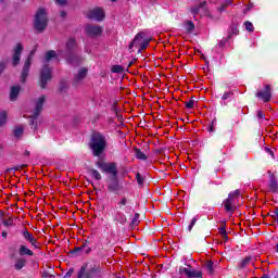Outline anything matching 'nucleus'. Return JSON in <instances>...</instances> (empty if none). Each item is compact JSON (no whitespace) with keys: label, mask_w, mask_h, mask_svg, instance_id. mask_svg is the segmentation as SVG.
Returning <instances> with one entry per match:
<instances>
[{"label":"nucleus","mask_w":278,"mask_h":278,"mask_svg":"<svg viewBox=\"0 0 278 278\" xmlns=\"http://www.w3.org/2000/svg\"><path fill=\"white\" fill-rule=\"evenodd\" d=\"M85 253H86V255H90V253H92V248H87V249H85Z\"/></svg>","instance_id":"nucleus-55"},{"label":"nucleus","mask_w":278,"mask_h":278,"mask_svg":"<svg viewBox=\"0 0 278 278\" xmlns=\"http://www.w3.org/2000/svg\"><path fill=\"white\" fill-rule=\"evenodd\" d=\"M126 212H129V208H128V207H126Z\"/></svg>","instance_id":"nucleus-62"},{"label":"nucleus","mask_w":278,"mask_h":278,"mask_svg":"<svg viewBox=\"0 0 278 278\" xmlns=\"http://www.w3.org/2000/svg\"><path fill=\"white\" fill-rule=\"evenodd\" d=\"M270 214L274 223L278 225V207L274 208V211H271Z\"/></svg>","instance_id":"nucleus-36"},{"label":"nucleus","mask_w":278,"mask_h":278,"mask_svg":"<svg viewBox=\"0 0 278 278\" xmlns=\"http://www.w3.org/2000/svg\"><path fill=\"white\" fill-rule=\"evenodd\" d=\"M53 58H58V53L53 50H50L46 53L45 60H46V62H51V60H53Z\"/></svg>","instance_id":"nucleus-27"},{"label":"nucleus","mask_w":278,"mask_h":278,"mask_svg":"<svg viewBox=\"0 0 278 278\" xmlns=\"http://www.w3.org/2000/svg\"><path fill=\"white\" fill-rule=\"evenodd\" d=\"M73 273H75V269L71 268V269L64 275V278H71V277H73Z\"/></svg>","instance_id":"nucleus-52"},{"label":"nucleus","mask_w":278,"mask_h":278,"mask_svg":"<svg viewBox=\"0 0 278 278\" xmlns=\"http://www.w3.org/2000/svg\"><path fill=\"white\" fill-rule=\"evenodd\" d=\"M219 233L225 238V240H227V230L225 227L219 228Z\"/></svg>","instance_id":"nucleus-50"},{"label":"nucleus","mask_w":278,"mask_h":278,"mask_svg":"<svg viewBox=\"0 0 278 278\" xmlns=\"http://www.w3.org/2000/svg\"><path fill=\"white\" fill-rule=\"evenodd\" d=\"M140 223V214L136 213L130 220V227H138Z\"/></svg>","instance_id":"nucleus-30"},{"label":"nucleus","mask_w":278,"mask_h":278,"mask_svg":"<svg viewBox=\"0 0 278 278\" xmlns=\"http://www.w3.org/2000/svg\"><path fill=\"white\" fill-rule=\"evenodd\" d=\"M216 119H213L212 122H211V124L208 125V127H207V131H210V134H212L213 131H215L216 130Z\"/></svg>","instance_id":"nucleus-38"},{"label":"nucleus","mask_w":278,"mask_h":278,"mask_svg":"<svg viewBox=\"0 0 278 278\" xmlns=\"http://www.w3.org/2000/svg\"><path fill=\"white\" fill-rule=\"evenodd\" d=\"M23 53V45L17 43L13 50V55H12V64L13 66H18L21 63V55Z\"/></svg>","instance_id":"nucleus-16"},{"label":"nucleus","mask_w":278,"mask_h":278,"mask_svg":"<svg viewBox=\"0 0 278 278\" xmlns=\"http://www.w3.org/2000/svg\"><path fill=\"white\" fill-rule=\"evenodd\" d=\"M231 97H233V91H226L222 97V101H229Z\"/></svg>","instance_id":"nucleus-34"},{"label":"nucleus","mask_w":278,"mask_h":278,"mask_svg":"<svg viewBox=\"0 0 278 278\" xmlns=\"http://www.w3.org/2000/svg\"><path fill=\"white\" fill-rule=\"evenodd\" d=\"M251 260H253L252 256H247L243 261H241L240 268H247V266L251 264Z\"/></svg>","instance_id":"nucleus-32"},{"label":"nucleus","mask_w":278,"mask_h":278,"mask_svg":"<svg viewBox=\"0 0 278 278\" xmlns=\"http://www.w3.org/2000/svg\"><path fill=\"white\" fill-rule=\"evenodd\" d=\"M108 190L110 192H119L121 191V182L118 181V176H113L109 180Z\"/></svg>","instance_id":"nucleus-18"},{"label":"nucleus","mask_w":278,"mask_h":278,"mask_svg":"<svg viewBox=\"0 0 278 278\" xmlns=\"http://www.w3.org/2000/svg\"><path fill=\"white\" fill-rule=\"evenodd\" d=\"M91 276L94 275V273H101V268L94 266L88 271Z\"/></svg>","instance_id":"nucleus-47"},{"label":"nucleus","mask_w":278,"mask_h":278,"mask_svg":"<svg viewBox=\"0 0 278 278\" xmlns=\"http://www.w3.org/2000/svg\"><path fill=\"white\" fill-rule=\"evenodd\" d=\"M268 190L274 194L278 192V180L277 177H275V175L269 176Z\"/></svg>","instance_id":"nucleus-21"},{"label":"nucleus","mask_w":278,"mask_h":278,"mask_svg":"<svg viewBox=\"0 0 278 278\" xmlns=\"http://www.w3.org/2000/svg\"><path fill=\"white\" fill-rule=\"evenodd\" d=\"M47 11L45 9H39L35 15V29L36 31L42 33L47 29Z\"/></svg>","instance_id":"nucleus-4"},{"label":"nucleus","mask_w":278,"mask_h":278,"mask_svg":"<svg viewBox=\"0 0 278 278\" xmlns=\"http://www.w3.org/2000/svg\"><path fill=\"white\" fill-rule=\"evenodd\" d=\"M239 198H240V189L231 191L228 194V198L224 201V207L228 214H233V212H236L238 207L236 205V201H238Z\"/></svg>","instance_id":"nucleus-3"},{"label":"nucleus","mask_w":278,"mask_h":278,"mask_svg":"<svg viewBox=\"0 0 278 278\" xmlns=\"http://www.w3.org/2000/svg\"><path fill=\"white\" fill-rule=\"evenodd\" d=\"M89 175H91V177H93V179H96L97 181H101L102 179L101 173H99V170L97 169H89Z\"/></svg>","instance_id":"nucleus-29"},{"label":"nucleus","mask_w":278,"mask_h":278,"mask_svg":"<svg viewBox=\"0 0 278 278\" xmlns=\"http://www.w3.org/2000/svg\"><path fill=\"white\" fill-rule=\"evenodd\" d=\"M10 258L14 260L13 268L15 270H23V268H25V266H27V258H25V256L16 257V254L12 253V254H10Z\"/></svg>","instance_id":"nucleus-14"},{"label":"nucleus","mask_w":278,"mask_h":278,"mask_svg":"<svg viewBox=\"0 0 278 278\" xmlns=\"http://www.w3.org/2000/svg\"><path fill=\"white\" fill-rule=\"evenodd\" d=\"M197 220H199V217H198V216H195V217H193V218L191 219V223H190L189 226H188V230H189V231H192V227H194V225H197Z\"/></svg>","instance_id":"nucleus-41"},{"label":"nucleus","mask_w":278,"mask_h":278,"mask_svg":"<svg viewBox=\"0 0 278 278\" xmlns=\"http://www.w3.org/2000/svg\"><path fill=\"white\" fill-rule=\"evenodd\" d=\"M256 117L258 118L260 123H262V121H266V115L264 114V111H257Z\"/></svg>","instance_id":"nucleus-39"},{"label":"nucleus","mask_w":278,"mask_h":278,"mask_svg":"<svg viewBox=\"0 0 278 278\" xmlns=\"http://www.w3.org/2000/svg\"><path fill=\"white\" fill-rule=\"evenodd\" d=\"M185 106L187 108V110H192L194 108V100H189L185 103Z\"/></svg>","instance_id":"nucleus-44"},{"label":"nucleus","mask_w":278,"mask_h":278,"mask_svg":"<svg viewBox=\"0 0 278 278\" xmlns=\"http://www.w3.org/2000/svg\"><path fill=\"white\" fill-rule=\"evenodd\" d=\"M135 155H136L137 160H142V161L147 160V154H144V152H142L138 148L135 149Z\"/></svg>","instance_id":"nucleus-28"},{"label":"nucleus","mask_w":278,"mask_h":278,"mask_svg":"<svg viewBox=\"0 0 278 278\" xmlns=\"http://www.w3.org/2000/svg\"><path fill=\"white\" fill-rule=\"evenodd\" d=\"M105 147H108V140L105 136L101 135L100 132H96L91 137L90 149L94 157H99L104 151Z\"/></svg>","instance_id":"nucleus-2"},{"label":"nucleus","mask_w":278,"mask_h":278,"mask_svg":"<svg viewBox=\"0 0 278 278\" xmlns=\"http://www.w3.org/2000/svg\"><path fill=\"white\" fill-rule=\"evenodd\" d=\"M51 67L49 65H45L40 72V88H42V90L47 88V84L51 81Z\"/></svg>","instance_id":"nucleus-10"},{"label":"nucleus","mask_w":278,"mask_h":278,"mask_svg":"<svg viewBox=\"0 0 278 278\" xmlns=\"http://www.w3.org/2000/svg\"><path fill=\"white\" fill-rule=\"evenodd\" d=\"M111 71L112 73H124L125 68L121 65H113Z\"/></svg>","instance_id":"nucleus-33"},{"label":"nucleus","mask_w":278,"mask_h":278,"mask_svg":"<svg viewBox=\"0 0 278 278\" xmlns=\"http://www.w3.org/2000/svg\"><path fill=\"white\" fill-rule=\"evenodd\" d=\"M7 66H8V62L2 61L0 63V75H1V73H3L5 71Z\"/></svg>","instance_id":"nucleus-46"},{"label":"nucleus","mask_w":278,"mask_h":278,"mask_svg":"<svg viewBox=\"0 0 278 278\" xmlns=\"http://www.w3.org/2000/svg\"><path fill=\"white\" fill-rule=\"evenodd\" d=\"M26 155H29V152H26Z\"/></svg>","instance_id":"nucleus-63"},{"label":"nucleus","mask_w":278,"mask_h":278,"mask_svg":"<svg viewBox=\"0 0 278 278\" xmlns=\"http://www.w3.org/2000/svg\"><path fill=\"white\" fill-rule=\"evenodd\" d=\"M23 131H24L23 126H16L13 131V136L15 138H21V136H23Z\"/></svg>","instance_id":"nucleus-31"},{"label":"nucleus","mask_w":278,"mask_h":278,"mask_svg":"<svg viewBox=\"0 0 278 278\" xmlns=\"http://www.w3.org/2000/svg\"><path fill=\"white\" fill-rule=\"evenodd\" d=\"M88 244H90V241L85 240L84 243H83V245L76 247V248L72 251V253H79V254L81 255V251H84V249L88 248Z\"/></svg>","instance_id":"nucleus-24"},{"label":"nucleus","mask_w":278,"mask_h":278,"mask_svg":"<svg viewBox=\"0 0 278 278\" xmlns=\"http://www.w3.org/2000/svg\"><path fill=\"white\" fill-rule=\"evenodd\" d=\"M87 16L91 21H97L98 23H101V21L105 18V12L101 8H96V9L89 10Z\"/></svg>","instance_id":"nucleus-13"},{"label":"nucleus","mask_w":278,"mask_h":278,"mask_svg":"<svg viewBox=\"0 0 278 278\" xmlns=\"http://www.w3.org/2000/svg\"><path fill=\"white\" fill-rule=\"evenodd\" d=\"M193 16H208L212 17L210 14V9H207V1L195 0V5H193L190 10Z\"/></svg>","instance_id":"nucleus-6"},{"label":"nucleus","mask_w":278,"mask_h":278,"mask_svg":"<svg viewBox=\"0 0 278 278\" xmlns=\"http://www.w3.org/2000/svg\"><path fill=\"white\" fill-rule=\"evenodd\" d=\"M23 166H25V165H22V166H20V167L23 168ZM20 167L17 166V167H15L13 170H21Z\"/></svg>","instance_id":"nucleus-58"},{"label":"nucleus","mask_w":278,"mask_h":278,"mask_svg":"<svg viewBox=\"0 0 278 278\" xmlns=\"http://www.w3.org/2000/svg\"><path fill=\"white\" fill-rule=\"evenodd\" d=\"M113 3H116L117 0H111Z\"/></svg>","instance_id":"nucleus-60"},{"label":"nucleus","mask_w":278,"mask_h":278,"mask_svg":"<svg viewBox=\"0 0 278 278\" xmlns=\"http://www.w3.org/2000/svg\"><path fill=\"white\" fill-rule=\"evenodd\" d=\"M261 278H269V276H268V274H265Z\"/></svg>","instance_id":"nucleus-59"},{"label":"nucleus","mask_w":278,"mask_h":278,"mask_svg":"<svg viewBox=\"0 0 278 278\" xmlns=\"http://www.w3.org/2000/svg\"><path fill=\"white\" fill-rule=\"evenodd\" d=\"M244 27H245L247 31H250V33L254 31V29H255V27H253V23H251L249 21L244 22Z\"/></svg>","instance_id":"nucleus-37"},{"label":"nucleus","mask_w":278,"mask_h":278,"mask_svg":"<svg viewBox=\"0 0 278 278\" xmlns=\"http://www.w3.org/2000/svg\"><path fill=\"white\" fill-rule=\"evenodd\" d=\"M21 236L26 242L30 244L33 249H40V243L38 242V239H36V237H34V233L29 232L27 228L21 230Z\"/></svg>","instance_id":"nucleus-11"},{"label":"nucleus","mask_w":278,"mask_h":278,"mask_svg":"<svg viewBox=\"0 0 278 278\" xmlns=\"http://www.w3.org/2000/svg\"><path fill=\"white\" fill-rule=\"evenodd\" d=\"M86 33L90 38H97L103 34V28L99 25L89 24L86 26Z\"/></svg>","instance_id":"nucleus-15"},{"label":"nucleus","mask_w":278,"mask_h":278,"mask_svg":"<svg viewBox=\"0 0 278 278\" xmlns=\"http://www.w3.org/2000/svg\"><path fill=\"white\" fill-rule=\"evenodd\" d=\"M2 238H4V239L8 238V231H2Z\"/></svg>","instance_id":"nucleus-56"},{"label":"nucleus","mask_w":278,"mask_h":278,"mask_svg":"<svg viewBox=\"0 0 278 278\" xmlns=\"http://www.w3.org/2000/svg\"><path fill=\"white\" fill-rule=\"evenodd\" d=\"M265 151L266 153H268V155H270L275 160V152H273L270 148H265Z\"/></svg>","instance_id":"nucleus-53"},{"label":"nucleus","mask_w":278,"mask_h":278,"mask_svg":"<svg viewBox=\"0 0 278 278\" xmlns=\"http://www.w3.org/2000/svg\"><path fill=\"white\" fill-rule=\"evenodd\" d=\"M59 5H66V0H56Z\"/></svg>","instance_id":"nucleus-54"},{"label":"nucleus","mask_w":278,"mask_h":278,"mask_svg":"<svg viewBox=\"0 0 278 278\" xmlns=\"http://www.w3.org/2000/svg\"><path fill=\"white\" fill-rule=\"evenodd\" d=\"M229 4H231V1H228L225 4H222V7L218 8V12L219 13L225 12V8H227Z\"/></svg>","instance_id":"nucleus-49"},{"label":"nucleus","mask_w":278,"mask_h":278,"mask_svg":"<svg viewBox=\"0 0 278 278\" xmlns=\"http://www.w3.org/2000/svg\"><path fill=\"white\" fill-rule=\"evenodd\" d=\"M119 210L123 207V205H127V197H123L121 201L118 202Z\"/></svg>","instance_id":"nucleus-48"},{"label":"nucleus","mask_w":278,"mask_h":278,"mask_svg":"<svg viewBox=\"0 0 278 278\" xmlns=\"http://www.w3.org/2000/svg\"><path fill=\"white\" fill-rule=\"evenodd\" d=\"M136 180L139 184V186H142V184H144V178H142L140 174L136 175Z\"/></svg>","instance_id":"nucleus-45"},{"label":"nucleus","mask_w":278,"mask_h":278,"mask_svg":"<svg viewBox=\"0 0 278 278\" xmlns=\"http://www.w3.org/2000/svg\"><path fill=\"white\" fill-rule=\"evenodd\" d=\"M180 273H184L189 278H203V274L201 273V270L197 269L190 270L186 267H181Z\"/></svg>","instance_id":"nucleus-20"},{"label":"nucleus","mask_w":278,"mask_h":278,"mask_svg":"<svg viewBox=\"0 0 278 278\" xmlns=\"http://www.w3.org/2000/svg\"><path fill=\"white\" fill-rule=\"evenodd\" d=\"M88 77V68L83 67L78 71V73L74 76L72 86L74 88H78V86H81L84 84V80Z\"/></svg>","instance_id":"nucleus-12"},{"label":"nucleus","mask_w":278,"mask_h":278,"mask_svg":"<svg viewBox=\"0 0 278 278\" xmlns=\"http://www.w3.org/2000/svg\"><path fill=\"white\" fill-rule=\"evenodd\" d=\"M142 38H144V34H142V33L137 34L135 39L130 42L129 49H134V47H138L139 53L141 51H144V49H147V47H149V42H151V40H149V39L142 40Z\"/></svg>","instance_id":"nucleus-8"},{"label":"nucleus","mask_w":278,"mask_h":278,"mask_svg":"<svg viewBox=\"0 0 278 278\" xmlns=\"http://www.w3.org/2000/svg\"><path fill=\"white\" fill-rule=\"evenodd\" d=\"M114 220H116V223H119V225H125L127 223V216H125V213L117 211L114 216Z\"/></svg>","instance_id":"nucleus-22"},{"label":"nucleus","mask_w":278,"mask_h":278,"mask_svg":"<svg viewBox=\"0 0 278 278\" xmlns=\"http://www.w3.org/2000/svg\"><path fill=\"white\" fill-rule=\"evenodd\" d=\"M61 55H63L67 64H71L72 66H77L78 64H81V61L84 60L77 53V39L73 37L67 39L65 43V51L61 52Z\"/></svg>","instance_id":"nucleus-1"},{"label":"nucleus","mask_w":278,"mask_h":278,"mask_svg":"<svg viewBox=\"0 0 278 278\" xmlns=\"http://www.w3.org/2000/svg\"><path fill=\"white\" fill-rule=\"evenodd\" d=\"M2 225H4V227H12L14 225V220L12 218L3 219Z\"/></svg>","instance_id":"nucleus-40"},{"label":"nucleus","mask_w":278,"mask_h":278,"mask_svg":"<svg viewBox=\"0 0 278 278\" xmlns=\"http://www.w3.org/2000/svg\"><path fill=\"white\" fill-rule=\"evenodd\" d=\"M222 105H227V103H225V102H222Z\"/></svg>","instance_id":"nucleus-61"},{"label":"nucleus","mask_w":278,"mask_h":278,"mask_svg":"<svg viewBox=\"0 0 278 278\" xmlns=\"http://www.w3.org/2000/svg\"><path fill=\"white\" fill-rule=\"evenodd\" d=\"M97 166L106 175H112V177H118V167L116 166V163H105L103 161H99L97 162Z\"/></svg>","instance_id":"nucleus-7"},{"label":"nucleus","mask_w":278,"mask_h":278,"mask_svg":"<svg viewBox=\"0 0 278 278\" xmlns=\"http://www.w3.org/2000/svg\"><path fill=\"white\" fill-rule=\"evenodd\" d=\"M61 16L64 18L66 16V11H61Z\"/></svg>","instance_id":"nucleus-57"},{"label":"nucleus","mask_w":278,"mask_h":278,"mask_svg":"<svg viewBox=\"0 0 278 278\" xmlns=\"http://www.w3.org/2000/svg\"><path fill=\"white\" fill-rule=\"evenodd\" d=\"M68 88V83L66 80H62L60 85L61 92H64Z\"/></svg>","instance_id":"nucleus-43"},{"label":"nucleus","mask_w":278,"mask_h":278,"mask_svg":"<svg viewBox=\"0 0 278 278\" xmlns=\"http://www.w3.org/2000/svg\"><path fill=\"white\" fill-rule=\"evenodd\" d=\"M256 97L258 99H262L265 103H268L270 101L273 94L270 93V85H265V88L263 91L256 92Z\"/></svg>","instance_id":"nucleus-17"},{"label":"nucleus","mask_w":278,"mask_h":278,"mask_svg":"<svg viewBox=\"0 0 278 278\" xmlns=\"http://www.w3.org/2000/svg\"><path fill=\"white\" fill-rule=\"evenodd\" d=\"M92 277L89 271H86V266H83L78 271L77 278H90Z\"/></svg>","instance_id":"nucleus-26"},{"label":"nucleus","mask_w":278,"mask_h":278,"mask_svg":"<svg viewBox=\"0 0 278 278\" xmlns=\"http://www.w3.org/2000/svg\"><path fill=\"white\" fill-rule=\"evenodd\" d=\"M231 34H233L235 36H238V34H239L238 25H232L231 26Z\"/></svg>","instance_id":"nucleus-51"},{"label":"nucleus","mask_w":278,"mask_h":278,"mask_svg":"<svg viewBox=\"0 0 278 278\" xmlns=\"http://www.w3.org/2000/svg\"><path fill=\"white\" fill-rule=\"evenodd\" d=\"M8 123V111H0V127Z\"/></svg>","instance_id":"nucleus-25"},{"label":"nucleus","mask_w":278,"mask_h":278,"mask_svg":"<svg viewBox=\"0 0 278 278\" xmlns=\"http://www.w3.org/2000/svg\"><path fill=\"white\" fill-rule=\"evenodd\" d=\"M45 101H47L46 96H41L35 104V112L33 114V118L30 119L31 129L34 131H38V116L40 112H42V106L45 105Z\"/></svg>","instance_id":"nucleus-5"},{"label":"nucleus","mask_w":278,"mask_h":278,"mask_svg":"<svg viewBox=\"0 0 278 278\" xmlns=\"http://www.w3.org/2000/svg\"><path fill=\"white\" fill-rule=\"evenodd\" d=\"M17 253L20 257H34V251L25 244H20Z\"/></svg>","instance_id":"nucleus-19"},{"label":"nucleus","mask_w":278,"mask_h":278,"mask_svg":"<svg viewBox=\"0 0 278 278\" xmlns=\"http://www.w3.org/2000/svg\"><path fill=\"white\" fill-rule=\"evenodd\" d=\"M21 92V86H14L11 88L10 99L11 101H16L18 93Z\"/></svg>","instance_id":"nucleus-23"},{"label":"nucleus","mask_w":278,"mask_h":278,"mask_svg":"<svg viewBox=\"0 0 278 278\" xmlns=\"http://www.w3.org/2000/svg\"><path fill=\"white\" fill-rule=\"evenodd\" d=\"M37 49H38V46H36L35 49L30 51L28 58L24 63V66L22 70V76H21L22 84H25V81H27V76L29 75V68L31 67V58H34V55L36 54Z\"/></svg>","instance_id":"nucleus-9"},{"label":"nucleus","mask_w":278,"mask_h":278,"mask_svg":"<svg viewBox=\"0 0 278 278\" xmlns=\"http://www.w3.org/2000/svg\"><path fill=\"white\" fill-rule=\"evenodd\" d=\"M185 27H186L187 31L190 34L194 30V23L189 21L185 24Z\"/></svg>","instance_id":"nucleus-35"},{"label":"nucleus","mask_w":278,"mask_h":278,"mask_svg":"<svg viewBox=\"0 0 278 278\" xmlns=\"http://www.w3.org/2000/svg\"><path fill=\"white\" fill-rule=\"evenodd\" d=\"M206 268H207L208 273H211V274L214 273V262L207 261Z\"/></svg>","instance_id":"nucleus-42"}]
</instances>
